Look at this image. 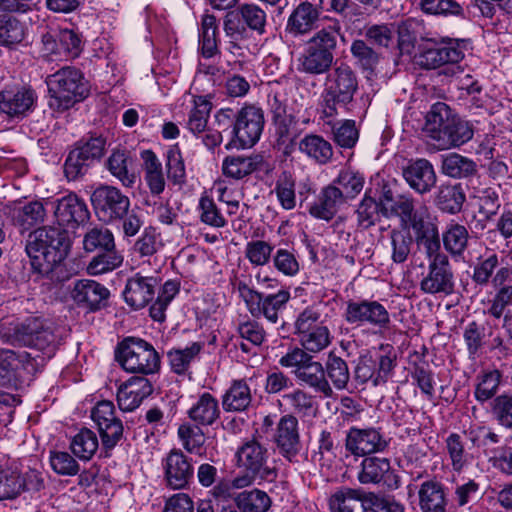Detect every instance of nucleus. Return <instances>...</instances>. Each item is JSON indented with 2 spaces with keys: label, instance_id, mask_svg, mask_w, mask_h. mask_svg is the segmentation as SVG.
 Wrapping results in <instances>:
<instances>
[{
  "label": "nucleus",
  "instance_id": "16",
  "mask_svg": "<svg viewBox=\"0 0 512 512\" xmlns=\"http://www.w3.org/2000/svg\"><path fill=\"white\" fill-rule=\"evenodd\" d=\"M343 316L349 324H370L379 329L388 328L391 322L387 309L372 300L348 301Z\"/></svg>",
  "mask_w": 512,
  "mask_h": 512
},
{
  "label": "nucleus",
  "instance_id": "36",
  "mask_svg": "<svg viewBox=\"0 0 512 512\" xmlns=\"http://www.w3.org/2000/svg\"><path fill=\"white\" fill-rule=\"evenodd\" d=\"M27 27L25 22L4 12L0 14V45L9 49L18 46L25 39Z\"/></svg>",
  "mask_w": 512,
  "mask_h": 512
},
{
  "label": "nucleus",
  "instance_id": "33",
  "mask_svg": "<svg viewBox=\"0 0 512 512\" xmlns=\"http://www.w3.org/2000/svg\"><path fill=\"white\" fill-rule=\"evenodd\" d=\"M220 413L218 400L208 392L199 395L187 411L189 419L198 426H212Z\"/></svg>",
  "mask_w": 512,
  "mask_h": 512
},
{
  "label": "nucleus",
  "instance_id": "52",
  "mask_svg": "<svg viewBox=\"0 0 512 512\" xmlns=\"http://www.w3.org/2000/svg\"><path fill=\"white\" fill-rule=\"evenodd\" d=\"M367 493L359 489L346 488L336 492L330 499V508L333 512H356L360 505L363 510V500Z\"/></svg>",
  "mask_w": 512,
  "mask_h": 512
},
{
  "label": "nucleus",
  "instance_id": "22",
  "mask_svg": "<svg viewBox=\"0 0 512 512\" xmlns=\"http://www.w3.org/2000/svg\"><path fill=\"white\" fill-rule=\"evenodd\" d=\"M5 214L21 233L43 224L47 218V210L40 200L8 205Z\"/></svg>",
  "mask_w": 512,
  "mask_h": 512
},
{
  "label": "nucleus",
  "instance_id": "18",
  "mask_svg": "<svg viewBox=\"0 0 512 512\" xmlns=\"http://www.w3.org/2000/svg\"><path fill=\"white\" fill-rule=\"evenodd\" d=\"M426 294L450 295L454 291V274L447 255H437L429 262L428 273L420 282Z\"/></svg>",
  "mask_w": 512,
  "mask_h": 512
},
{
  "label": "nucleus",
  "instance_id": "7",
  "mask_svg": "<svg viewBox=\"0 0 512 512\" xmlns=\"http://www.w3.org/2000/svg\"><path fill=\"white\" fill-rule=\"evenodd\" d=\"M2 339L12 345H24L43 351L50 358L59 341L52 326L37 317H30L14 326L12 331L1 330Z\"/></svg>",
  "mask_w": 512,
  "mask_h": 512
},
{
  "label": "nucleus",
  "instance_id": "53",
  "mask_svg": "<svg viewBox=\"0 0 512 512\" xmlns=\"http://www.w3.org/2000/svg\"><path fill=\"white\" fill-rule=\"evenodd\" d=\"M502 374L499 370H488L482 372L477 376V384L474 391V396L477 401L484 403L488 400H493L496 397Z\"/></svg>",
  "mask_w": 512,
  "mask_h": 512
},
{
  "label": "nucleus",
  "instance_id": "58",
  "mask_svg": "<svg viewBox=\"0 0 512 512\" xmlns=\"http://www.w3.org/2000/svg\"><path fill=\"white\" fill-rule=\"evenodd\" d=\"M499 266V258L494 251H487L480 256L473 268L472 280L475 284L485 286L493 278L494 271Z\"/></svg>",
  "mask_w": 512,
  "mask_h": 512
},
{
  "label": "nucleus",
  "instance_id": "26",
  "mask_svg": "<svg viewBox=\"0 0 512 512\" xmlns=\"http://www.w3.org/2000/svg\"><path fill=\"white\" fill-rule=\"evenodd\" d=\"M402 175L409 187L421 195L430 192L437 181L433 165L424 158L410 161Z\"/></svg>",
  "mask_w": 512,
  "mask_h": 512
},
{
  "label": "nucleus",
  "instance_id": "19",
  "mask_svg": "<svg viewBox=\"0 0 512 512\" xmlns=\"http://www.w3.org/2000/svg\"><path fill=\"white\" fill-rule=\"evenodd\" d=\"M263 127V111L258 107L248 105L237 112L231 133L238 140L241 147H251L260 139Z\"/></svg>",
  "mask_w": 512,
  "mask_h": 512
},
{
  "label": "nucleus",
  "instance_id": "3",
  "mask_svg": "<svg viewBox=\"0 0 512 512\" xmlns=\"http://www.w3.org/2000/svg\"><path fill=\"white\" fill-rule=\"evenodd\" d=\"M340 35L341 25L338 20L316 31L297 59V70L311 76L328 74L332 70L337 38Z\"/></svg>",
  "mask_w": 512,
  "mask_h": 512
},
{
  "label": "nucleus",
  "instance_id": "46",
  "mask_svg": "<svg viewBox=\"0 0 512 512\" xmlns=\"http://www.w3.org/2000/svg\"><path fill=\"white\" fill-rule=\"evenodd\" d=\"M197 424L182 423L177 430L178 438L183 449L195 455H203L206 437Z\"/></svg>",
  "mask_w": 512,
  "mask_h": 512
},
{
  "label": "nucleus",
  "instance_id": "41",
  "mask_svg": "<svg viewBox=\"0 0 512 512\" xmlns=\"http://www.w3.org/2000/svg\"><path fill=\"white\" fill-rule=\"evenodd\" d=\"M298 148L300 152L319 164H327L333 156V148L330 142L316 134L303 137L298 143Z\"/></svg>",
  "mask_w": 512,
  "mask_h": 512
},
{
  "label": "nucleus",
  "instance_id": "43",
  "mask_svg": "<svg viewBox=\"0 0 512 512\" xmlns=\"http://www.w3.org/2000/svg\"><path fill=\"white\" fill-rule=\"evenodd\" d=\"M414 238L410 232L393 228L389 233V241L386 249L390 254V259L395 264L404 263L412 250Z\"/></svg>",
  "mask_w": 512,
  "mask_h": 512
},
{
  "label": "nucleus",
  "instance_id": "48",
  "mask_svg": "<svg viewBox=\"0 0 512 512\" xmlns=\"http://www.w3.org/2000/svg\"><path fill=\"white\" fill-rule=\"evenodd\" d=\"M324 366V377L331 380L332 385L337 390H344L347 388L350 380L349 367L344 359L337 356L333 352L328 354Z\"/></svg>",
  "mask_w": 512,
  "mask_h": 512
},
{
  "label": "nucleus",
  "instance_id": "37",
  "mask_svg": "<svg viewBox=\"0 0 512 512\" xmlns=\"http://www.w3.org/2000/svg\"><path fill=\"white\" fill-rule=\"evenodd\" d=\"M466 200L461 184H441L434 197L435 205L443 212L457 214Z\"/></svg>",
  "mask_w": 512,
  "mask_h": 512
},
{
  "label": "nucleus",
  "instance_id": "12",
  "mask_svg": "<svg viewBox=\"0 0 512 512\" xmlns=\"http://www.w3.org/2000/svg\"><path fill=\"white\" fill-rule=\"evenodd\" d=\"M91 204L101 222L113 224L127 215L130 199L120 189L111 185H100L91 194Z\"/></svg>",
  "mask_w": 512,
  "mask_h": 512
},
{
  "label": "nucleus",
  "instance_id": "14",
  "mask_svg": "<svg viewBox=\"0 0 512 512\" xmlns=\"http://www.w3.org/2000/svg\"><path fill=\"white\" fill-rule=\"evenodd\" d=\"M239 291L252 315H263L272 323H277L279 312L290 299V292L286 289L265 295L250 289L246 284H239Z\"/></svg>",
  "mask_w": 512,
  "mask_h": 512
},
{
  "label": "nucleus",
  "instance_id": "56",
  "mask_svg": "<svg viewBox=\"0 0 512 512\" xmlns=\"http://www.w3.org/2000/svg\"><path fill=\"white\" fill-rule=\"evenodd\" d=\"M419 8L427 15L465 17L463 7L456 0H419Z\"/></svg>",
  "mask_w": 512,
  "mask_h": 512
},
{
  "label": "nucleus",
  "instance_id": "27",
  "mask_svg": "<svg viewBox=\"0 0 512 512\" xmlns=\"http://www.w3.org/2000/svg\"><path fill=\"white\" fill-rule=\"evenodd\" d=\"M274 441L280 453L292 462L300 451L298 420L294 415H284L280 418Z\"/></svg>",
  "mask_w": 512,
  "mask_h": 512
},
{
  "label": "nucleus",
  "instance_id": "29",
  "mask_svg": "<svg viewBox=\"0 0 512 512\" xmlns=\"http://www.w3.org/2000/svg\"><path fill=\"white\" fill-rule=\"evenodd\" d=\"M109 295L110 292L104 285L90 279L76 281L71 292L73 300L78 305L92 311L104 307Z\"/></svg>",
  "mask_w": 512,
  "mask_h": 512
},
{
  "label": "nucleus",
  "instance_id": "23",
  "mask_svg": "<svg viewBox=\"0 0 512 512\" xmlns=\"http://www.w3.org/2000/svg\"><path fill=\"white\" fill-rule=\"evenodd\" d=\"M159 288L156 277L142 276L137 273L127 279L123 297L127 305L134 310L146 307L155 297Z\"/></svg>",
  "mask_w": 512,
  "mask_h": 512
},
{
  "label": "nucleus",
  "instance_id": "64",
  "mask_svg": "<svg viewBox=\"0 0 512 512\" xmlns=\"http://www.w3.org/2000/svg\"><path fill=\"white\" fill-rule=\"evenodd\" d=\"M363 512H405V506L395 499L368 492L363 500Z\"/></svg>",
  "mask_w": 512,
  "mask_h": 512
},
{
  "label": "nucleus",
  "instance_id": "25",
  "mask_svg": "<svg viewBox=\"0 0 512 512\" xmlns=\"http://www.w3.org/2000/svg\"><path fill=\"white\" fill-rule=\"evenodd\" d=\"M36 96L32 89L24 86H7L0 91V112L10 117H20L29 112Z\"/></svg>",
  "mask_w": 512,
  "mask_h": 512
},
{
  "label": "nucleus",
  "instance_id": "9",
  "mask_svg": "<svg viewBox=\"0 0 512 512\" xmlns=\"http://www.w3.org/2000/svg\"><path fill=\"white\" fill-rule=\"evenodd\" d=\"M43 480L35 470L22 472L17 460L0 453V501L14 500L27 490H40Z\"/></svg>",
  "mask_w": 512,
  "mask_h": 512
},
{
  "label": "nucleus",
  "instance_id": "21",
  "mask_svg": "<svg viewBox=\"0 0 512 512\" xmlns=\"http://www.w3.org/2000/svg\"><path fill=\"white\" fill-rule=\"evenodd\" d=\"M237 465L245 471L259 473L263 480H272L275 470L266 466L268 450L255 438L245 441L236 452Z\"/></svg>",
  "mask_w": 512,
  "mask_h": 512
},
{
  "label": "nucleus",
  "instance_id": "57",
  "mask_svg": "<svg viewBox=\"0 0 512 512\" xmlns=\"http://www.w3.org/2000/svg\"><path fill=\"white\" fill-rule=\"evenodd\" d=\"M365 179L362 174L349 169L340 171L332 185L340 187L346 200L354 199L363 189Z\"/></svg>",
  "mask_w": 512,
  "mask_h": 512
},
{
  "label": "nucleus",
  "instance_id": "31",
  "mask_svg": "<svg viewBox=\"0 0 512 512\" xmlns=\"http://www.w3.org/2000/svg\"><path fill=\"white\" fill-rule=\"evenodd\" d=\"M346 201L340 187L330 184L322 189L318 199L311 204L309 213L317 219L330 221Z\"/></svg>",
  "mask_w": 512,
  "mask_h": 512
},
{
  "label": "nucleus",
  "instance_id": "61",
  "mask_svg": "<svg viewBox=\"0 0 512 512\" xmlns=\"http://www.w3.org/2000/svg\"><path fill=\"white\" fill-rule=\"evenodd\" d=\"M333 141L341 148H353L359 138L354 120H343L331 126Z\"/></svg>",
  "mask_w": 512,
  "mask_h": 512
},
{
  "label": "nucleus",
  "instance_id": "62",
  "mask_svg": "<svg viewBox=\"0 0 512 512\" xmlns=\"http://www.w3.org/2000/svg\"><path fill=\"white\" fill-rule=\"evenodd\" d=\"M380 209L379 203L366 193L355 211L358 227L369 229L374 226L379 220Z\"/></svg>",
  "mask_w": 512,
  "mask_h": 512
},
{
  "label": "nucleus",
  "instance_id": "24",
  "mask_svg": "<svg viewBox=\"0 0 512 512\" xmlns=\"http://www.w3.org/2000/svg\"><path fill=\"white\" fill-rule=\"evenodd\" d=\"M46 52L66 58H76L82 51L81 36L71 29H60L42 35Z\"/></svg>",
  "mask_w": 512,
  "mask_h": 512
},
{
  "label": "nucleus",
  "instance_id": "38",
  "mask_svg": "<svg viewBox=\"0 0 512 512\" xmlns=\"http://www.w3.org/2000/svg\"><path fill=\"white\" fill-rule=\"evenodd\" d=\"M143 160L144 179L152 195L158 196L165 189V178L162 164L152 150L141 153Z\"/></svg>",
  "mask_w": 512,
  "mask_h": 512
},
{
  "label": "nucleus",
  "instance_id": "34",
  "mask_svg": "<svg viewBox=\"0 0 512 512\" xmlns=\"http://www.w3.org/2000/svg\"><path fill=\"white\" fill-rule=\"evenodd\" d=\"M418 496L422 512H447L448 499L445 488L440 482L434 480L423 482Z\"/></svg>",
  "mask_w": 512,
  "mask_h": 512
},
{
  "label": "nucleus",
  "instance_id": "4",
  "mask_svg": "<svg viewBox=\"0 0 512 512\" xmlns=\"http://www.w3.org/2000/svg\"><path fill=\"white\" fill-rule=\"evenodd\" d=\"M358 91V78L355 71L346 63H340L326 76L322 93V114L334 118L338 109L348 111Z\"/></svg>",
  "mask_w": 512,
  "mask_h": 512
},
{
  "label": "nucleus",
  "instance_id": "2",
  "mask_svg": "<svg viewBox=\"0 0 512 512\" xmlns=\"http://www.w3.org/2000/svg\"><path fill=\"white\" fill-rule=\"evenodd\" d=\"M423 132L441 150L468 142L474 133L472 125L453 113L444 102L433 104L426 113Z\"/></svg>",
  "mask_w": 512,
  "mask_h": 512
},
{
  "label": "nucleus",
  "instance_id": "10",
  "mask_svg": "<svg viewBox=\"0 0 512 512\" xmlns=\"http://www.w3.org/2000/svg\"><path fill=\"white\" fill-rule=\"evenodd\" d=\"M469 44L468 39L442 38L440 42L427 39L420 45L419 52L415 55V62L424 69H436L446 64H455L464 58Z\"/></svg>",
  "mask_w": 512,
  "mask_h": 512
},
{
  "label": "nucleus",
  "instance_id": "5",
  "mask_svg": "<svg viewBox=\"0 0 512 512\" xmlns=\"http://www.w3.org/2000/svg\"><path fill=\"white\" fill-rule=\"evenodd\" d=\"M49 107L58 112L71 108L89 94L83 73L76 67L64 66L46 78Z\"/></svg>",
  "mask_w": 512,
  "mask_h": 512
},
{
  "label": "nucleus",
  "instance_id": "55",
  "mask_svg": "<svg viewBox=\"0 0 512 512\" xmlns=\"http://www.w3.org/2000/svg\"><path fill=\"white\" fill-rule=\"evenodd\" d=\"M123 260V255L117 251L115 246L111 250H104L93 257L87 266V272L90 275H101L120 267Z\"/></svg>",
  "mask_w": 512,
  "mask_h": 512
},
{
  "label": "nucleus",
  "instance_id": "39",
  "mask_svg": "<svg viewBox=\"0 0 512 512\" xmlns=\"http://www.w3.org/2000/svg\"><path fill=\"white\" fill-rule=\"evenodd\" d=\"M252 402L251 389L244 380H235L222 397V407L226 412H242Z\"/></svg>",
  "mask_w": 512,
  "mask_h": 512
},
{
  "label": "nucleus",
  "instance_id": "13",
  "mask_svg": "<svg viewBox=\"0 0 512 512\" xmlns=\"http://www.w3.org/2000/svg\"><path fill=\"white\" fill-rule=\"evenodd\" d=\"M389 442L380 428L353 426L346 432L345 450L354 457H364L384 452Z\"/></svg>",
  "mask_w": 512,
  "mask_h": 512
},
{
  "label": "nucleus",
  "instance_id": "40",
  "mask_svg": "<svg viewBox=\"0 0 512 512\" xmlns=\"http://www.w3.org/2000/svg\"><path fill=\"white\" fill-rule=\"evenodd\" d=\"M282 399L290 410L291 414L301 418L314 416L317 412V402L315 397L309 392L296 388L293 391L286 393Z\"/></svg>",
  "mask_w": 512,
  "mask_h": 512
},
{
  "label": "nucleus",
  "instance_id": "32",
  "mask_svg": "<svg viewBox=\"0 0 512 512\" xmlns=\"http://www.w3.org/2000/svg\"><path fill=\"white\" fill-rule=\"evenodd\" d=\"M264 158L260 154L232 155L224 158L222 173L225 177L240 180L255 171L262 170Z\"/></svg>",
  "mask_w": 512,
  "mask_h": 512
},
{
  "label": "nucleus",
  "instance_id": "63",
  "mask_svg": "<svg viewBox=\"0 0 512 512\" xmlns=\"http://www.w3.org/2000/svg\"><path fill=\"white\" fill-rule=\"evenodd\" d=\"M493 419L502 427L512 429V393H503L490 403Z\"/></svg>",
  "mask_w": 512,
  "mask_h": 512
},
{
  "label": "nucleus",
  "instance_id": "60",
  "mask_svg": "<svg viewBox=\"0 0 512 512\" xmlns=\"http://www.w3.org/2000/svg\"><path fill=\"white\" fill-rule=\"evenodd\" d=\"M276 194L281 207L291 210L296 205L295 180L291 173L284 171L280 174L272 191Z\"/></svg>",
  "mask_w": 512,
  "mask_h": 512
},
{
  "label": "nucleus",
  "instance_id": "11",
  "mask_svg": "<svg viewBox=\"0 0 512 512\" xmlns=\"http://www.w3.org/2000/svg\"><path fill=\"white\" fill-rule=\"evenodd\" d=\"M116 359L128 372L153 374L160 367V358L154 347L142 339L126 338L116 351Z\"/></svg>",
  "mask_w": 512,
  "mask_h": 512
},
{
  "label": "nucleus",
  "instance_id": "15",
  "mask_svg": "<svg viewBox=\"0 0 512 512\" xmlns=\"http://www.w3.org/2000/svg\"><path fill=\"white\" fill-rule=\"evenodd\" d=\"M163 481L166 487L182 490L189 486L194 477L192 458L181 449H172L162 459Z\"/></svg>",
  "mask_w": 512,
  "mask_h": 512
},
{
  "label": "nucleus",
  "instance_id": "42",
  "mask_svg": "<svg viewBox=\"0 0 512 512\" xmlns=\"http://www.w3.org/2000/svg\"><path fill=\"white\" fill-rule=\"evenodd\" d=\"M30 354L16 353L11 349L0 348V385L11 387L15 385L16 370L19 363H28Z\"/></svg>",
  "mask_w": 512,
  "mask_h": 512
},
{
  "label": "nucleus",
  "instance_id": "28",
  "mask_svg": "<svg viewBox=\"0 0 512 512\" xmlns=\"http://www.w3.org/2000/svg\"><path fill=\"white\" fill-rule=\"evenodd\" d=\"M153 391L150 381L143 376H133L123 383L117 393L118 406L122 411L131 412Z\"/></svg>",
  "mask_w": 512,
  "mask_h": 512
},
{
  "label": "nucleus",
  "instance_id": "35",
  "mask_svg": "<svg viewBox=\"0 0 512 512\" xmlns=\"http://www.w3.org/2000/svg\"><path fill=\"white\" fill-rule=\"evenodd\" d=\"M445 452L455 472H461L472 464L474 456L466 446V438L459 433H451L445 439Z\"/></svg>",
  "mask_w": 512,
  "mask_h": 512
},
{
  "label": "nucleus",
  "instance_id": "30",
  "mask_svg": "<svg viewBox=\"0 0 512 512\" xmlns=\"http://www.w3.org/2000/svg\"><path fill=\"white\" fill-rule=\"evenodd\" d=\"M320 14L319 7L309 1H303L296 6L288 17L285 31L293 37L306 35L317 28Z\"/></svg>",
  "mask_w": 512,
  "mask_h": 512
},
{
  "label": "nucleus",
  "instance_id": "47",
  "mask_svg": "<svg viewBox=\"0 0 512 512\" xmlns=\"http://www.w3.org/2000/svg\"><path fill=\"white\" fill-rule=\"evenodd\" d=\"M131 159L125 150H115L107 160V168L110 173L116 177L123 186L132 187L135 183L136 177L128 169Z\"/></svg>",
  "mask_w": 512,
  "mask_h": 512
},
{
  "label": "nucleus",
  "instance_id": "54",
  "mask_svg": "<svg viewBox=\"0 0 512 512\" xmlns=\"http://www.w3.org/2000/svg\"><path fill=\"white\" fill-rule=\"evenodd\" d=\"M99 446L96 434L88 429L82 428L71 440L70 448L73 454L80 460L88 461L95 454Z\"/></svg>",
  "mask_w": 512,
  "mask_h": 512
},
{
  "label": "nucleus",
  "instance_id": "20",
  "mask_svg": "<svg viewBox=\"0 0 512 512\" xmlns=\"http://www.w3.org/2000/svg\"><path fill=\"white\" fill-rule=\"evenodd\" d=\"M54 217L57 227L74 231L89 220L90 212L82 198L70 193L56 200Z\"/></svg>",
  "mask_w": 512,
  "mask_h": 512
},
{
  "label": "nucleus",
  "instance_id": "8",
  "mask_svg": "<svg viewBox=\"0 0 512 512\" xmlns=\"http://www.w3.org/2000/svg\"><path fill=\"white\" fill-rule=\"evenodd\" d=\"M266 13L255 4H242L229 11L223 22L224 33L233 47L250 38V31L259 35L265 33Z\"/></svg>",
  "mask_w": 512,
  "mask_h": 512
},
{
  "label": "nucleus",
  "instance_id": "50",
  "mask_svg": "<svg viewBox=\"0 0 512 512\" xmlns=\"http://www.w3.org/2000/svg\"><path fill=\"white\" fill-rule=\"evenodd\" d=\"M203 348L200 342H193L185 348H173L167 353L170 367L176 374H184L191 362L198 356Z\"/></svg>",
  "mask_w": 512,
  "mask_h": 512
},
{
  "label": "nucleus",
  "instance_id": "6",
  "mask_svg": "<svg viewBox=\"0 0 512 512\" xmlns=\"http://www.w3.org/2000/svg\"><path fill=\"white\" fill-rule=\"evenodd\" d=\"M283 368L291 369L296 380L303 385L321 393L325 398H332L334 390L328 379L324 377V366L315 361L305 350L294 347L279 359Z\"/></svg>",
  "mask_w": 512,
  "mask_h": 512
},
{
  "label": "nucleus",
  "instance_id": "17",
  "mask_svg": "<svg viewBox=\"0 0 512 512\" xmlns=\"http://www.w3.org/2000/svg\"><path fill=\"white\" fill-rule=\"evenodd\" d=\"M357 479L363 485H387L392 489L399 486V479L392 468L390 459L375 455L364 456L360 463Z\"/></svg>",
  "mask_w": 512,
  "mask_h": 512
},
{
  "label": "nucleus",
  "instance_id": "1",
  "mask_svg": "<svg viewBox=\"0 0 512 512\" xmlns=\"http://www.w3.org/2000/svg\"><path fill=\"white\" fill-rule=\"evenodd\" d=\"M70 245L68 232L56 226H41L30 231L25 240V252L33 269L48 274L61 263Z\"/></svg>",
  "mask_w": 512,
  "mask_h": 512
},
{
  "label": "nucleus",
  "instance_id": "59",
  "mask_svg": "<svg viewBox=\"0 0 512 512\" xmlns=\"http://www.w3.org/2000/svg\"><path fill=\"white\" fill-rule=\"evenodd\" d=\"M299 340L303 350L307 353H318L329 346L331 343L330 331L323 325L314 330L299 335Z\"/></svg>",
  "mask_w": 512,
  "mask_h": 512
},
{
  "label": "nucleus",
  "instance_id": "45",
  "mask_svg": "<svg viewBox=\"0 0 512 512\" xmlns=\"http://www.w3.org/2000/svg\"><path fill=\"white\" fill-rule=\"evenodd\" d=\"M235 504L241 512H267L272 500L263 490H244L235 497Z\"/></svg>",
  "mask_w": 512,
  "mask_h": 512
},
{
  "label": "nucleus",
  "instance_id": "51",
  "mask_svg": "<svg viewBox=\"0 0 512 512\" xmlns=\"http://www.w3.org/2000/svg\"><path fill=\"white\" fill-rule=\"evenodd\" d=\"M444 248L452 255L460 256L468 245L469 233L464 225L450 223L443 232Z\"/></svg>",
  "mask_w": 512,
  "mask_h": 512
},
{
  "label": "nucleus",
  "instance_id": "44",
  "mask_svg": "<svg viewBox=\"0 0 512 512\" xmlns=\"http://www.w3.org/2000/svg\"><path fill=\"white\" fill-rule=\"evenodd\" d=\"M441 172L451 178H468L477 172V164L458 153H449L442 157Z\"/></svg>",
  "mask_w": 512,
  "mask_h": 512
},
{
  "label": "nucleus",
  "instance_id": "49",
  "mask_svg": "<svg viewBox=\"0 0 512 512\" xmlns=\"http://www.w3.org/2000/svg\"><path fill=\"white\" fill-rule=\"evenodd\" d=\"M116 246L115 238L110 229L104 226H94L84 235L83 248L86 252H102Z\"/></svg>",
  "mask_w": 512,
  "mask_h": 512
}]
</instances>
